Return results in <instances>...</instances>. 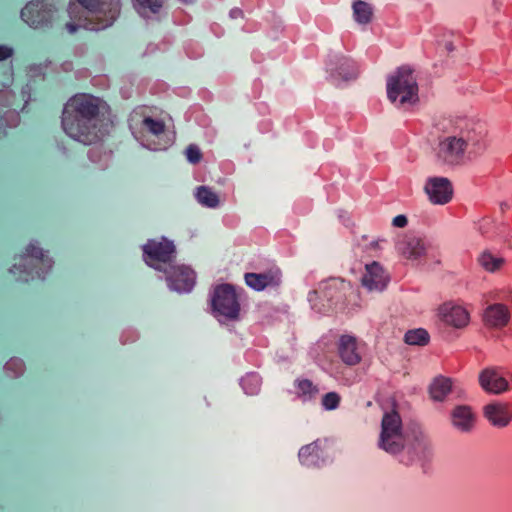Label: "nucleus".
<instances>
[{
  "label": "nucleus",
  "instance_id": "obj_1",
  "mask_svg": "<svg viewBox=\"0 0 512 512\" xmlns=\"http://www.w3.org/2000/svg\"><path fill=\"white\" fill-rule=\"evenodd\" d=\"M104 102L91 94L78 93L64 106L62 127L65 133L83 143L92 144L108 133V122L101 114Z\"/></svg>",
  "mask_w": 512,
  "mask_h": 512
},
{
  "label": "nucleus",
  "instance_id": "obj_2",
  "mask_svg": "<svg viewBox=\"0 0 512 512\" xmlns=\"http://www.w3.org/2000/svg\"><path fill=\"white\" fill-rule=\"evenodd\" d=\"M83 8L85 16L79 23H66L70 34L79 28L100 30L111 26L120 13V0H76Z\"/></svg>",
  "mask_w": 512,
  "mask_h": 512
},
{
  "label": "nucleus",
  "instance_id": "obj_3",
  "mask_svg": "<svg viewBox=\"0 0 512 512\" xmlns=\"http://www.w3.org/2000/svg\"><path fill=\"white\" fill-rule=\"evenodd\" d=\"M51 268L52 260L45 256L40 247L30 244L26 247L25 252L19 255V265L14 264L10 272L28 282L29 280L44 279L45 274Z\"/></svg>",
  "mask_w": 512,
  "mask_h": 512
},
{
  "label": "nucleus",
  "instance_id": "obj_4",
  "mask_svg": "<svg viewBox=\"0 0 512 512\" xmlns=\"http://www.w3.org/2000/svg\"><path fill=\"white\" fill-rule=\"evenodd\" d=\"M387 97L392 103L399 101L400 106L418 101V84L411 68L402 66L388 77Z\"/></svg>",
  "mask_w": 512,
  "mask_h": 512
},
{
  "label": "nucleus",
  "instance_id": "obj_5",
  "mask_svg": "<svg viewBox=\"0 0 512 512\" xmlns=\"http://www.w3.org/2000/svg\"><path fill=\"white\" fill-rule=\"evenodd\" d=\"M400 461L405 465L419 464L424 468L434 456L430 437L420 428L414 427L406 434Z\"/></svg>",
  "mask_w": 512,
  "mask_h": 512
},
{
  "label": "nucleus",
  "instance_id": "obj_6",
  "mask_svg": "<svg viewBox=\"0 0 512 512\" xmlns=\"http://www.w3.org/2000/svg\"><path fill=\"white\" fill-rule=\"evenodd\" d=\"M406 434L403 432L402 419L398 412H386L381 421L378 447L385 452L396 455L404 449Z\"/></svg>",
  "mask_w": 512,
  "mask_h": 512
},
{
  "label": "nucleus",
  "instance_id": "obj_7",
  "mask_svg": "<svg viewBox=\"0 0 512 512\" xmlns=\"http://www.w3.org/2000/svg\"><path fill=\"white\" fill-rule=\"evenodd\" d=\"M326 80L336 88H343L359 76L357 63L343 54H329L326 60Z\"/></svg>",
  "mask_w": 512,
  "mask_h": 512
},
{
  "label": "nucleus",
  "instance_id": "obj_8",
  "mask_svg": "<svg viewBox=\"0 0 512 512\" xmlns=\"http://www.w3.org/2000/svg\"><path fill=\"white\" fill-rule=\"evenodd\" d=\"M212 307L216 317H222L226 320L238 319L240 304L233 286L229 284L217 286L212 298Z\"/></svg>",
  "mask_w": 512,
  "mask_h": 512
},
{
  "label": "nucleus",
  "instance_id": "obj_9",
  "mask_svg": "<svg viewBox=\"0 0 512 512\" xmlns=\"http://www.w3.org/2000/svg\"><path fill=\"white\" fill-rule=\"evenodd\" d=\"M55 9L44 0H32L21 10L22 20L32 28L51 26Z\"/></svg>",
  "mask_w": 512,
  "mask_h": 512
},
{
  "label": "nucleus",
  "instance_id": "obj_10",
  "mask_svg": "<svg viewBox=\"0 0 512 512\" xmlns=\"http://www.w3.org/2000/svg\"><path fill=\"white\" fill-rule=\"evenodd\" d=\"M350 282L342 278H330L325 281L322 288L323 297L327 301L329 309H343L346 304L347 294L351 291Z\"/></svg>",
  "mask_w": 512,
  "mask_h": 512
},
{
  "label": "nucleus",
  "instance_id": "obj_11",
  "mask_svg": "<svg viewBox=\"0 0 512 512\" xmlns=\"http://www.w3.org/2000/svg\"><path fill=\"white\" fill-rule=\"evenodd\" d=\"M466 149L458 135L447 136L439 141L437 157L448 165H458L463 162Z\"/></svg>",
  "mask_w": 512,
  "mask_h": 512
},
{
  "label": "nucleus",
  "instance_id": "obj_12",
  "mask_svg": "<svg viewBox=\"0 0 512 512\" xmlns=\"http://www.w3.org/2000/svg\"><path fill=\"white\" fill-rule=\"evenodd\" d=\"M146 262L153 266V262L170 263L175 254V246L172 241L162 238L160 241L149 240L143 247Z\"/></svg>",
  "mask_w": 512,
  "mask_h": 512
},
{
  "label": "nucleus",
  "instance_id": "obj_13",
  "mask_svg": "<svg viewBox=\"0 0 512 512\" xmlns=\"http://www.w3.org/2000/svg\"><path fill=\"white\" fill-rule=\"evenodd\" d=\"M168 286L177 292H190L195 284V273L187 266H169L165 271Z\"/></svg>",
  "mask_w": 512,
  "mask_h": 512
},
{
  "label": "nucleus",
  "instance_id": "obj_14",
  "mask_svg": "<svg viewBox=\"0 0 512 512\" xmlns=\"http://www.w3.org/2000/svg\"><path fill=\"white\" fill-rule=\"evenodd\" d=\"M479 385L490 394H503L510 390L507 379L503 376L502 370L498 367H487L479 373Z\"/></svg>",
  "mask_w": 512,
  "mask_h": 512
},
{
  "label": "nucleus",
  "instance_id": "obj_15",
  "mask_svg": "<svg viewBox=\"0 0 512 512\" xmlns=\"http://www.w3.org/2000/svg\"><path fill=\"white\" fill-rule=\"evenodd\" d=\"M424 191L429 201L435 205L448 203L453 196V187L449 179L445 177H431L427 179Z\"/></svg>",
  "mask_w": 512,
  "mask_h": 512
},
{
  "label": "nucleus",
  "instance_id": "obj_16",
  "mask_svg": "<svg viewBox=\"0 0 512 512\" xmlns=\"http://www.w3.org/2000/svg\"><path fill=\"white\" fill-rule=\"evenodd\" d=\"M476 421V412L469 405H456L450 411L451 426L461 434L472 433L476 427Z\"/></svg>",
  "mask_w": 512,
  "mask_h": 512
},
{
  "label": "nucleus",
  "instance_id": "obj_17",
  "mask_svg": "<svg viewBox=\"0 0 512 512\" xmlns=\"http://www.w3.org/2000/svg\"><path fill=\"white\" fill-rule=\"evenodd\" d=\"M483 415L492 426L507 427L512 420L511 405L507 402H490L483 407Z\"/></svg>",
  "mask_w": 512,
  "mask_h": 512
},
{
  "label": "nucleus",
  "instance_id": "obj_18",
  "mask_svg": "<svg viewBox=\"0 0 512 512\" xmlns=\"http://www.w3.org/2000/svg\"><path fill=\"white\" fill-rule=\"evenodd\" d=\"M390 281L389 274L380 263L374 261L367 264L365 273L361 279L362 285L369 291H383Z\"/></svg>",
  "mask_w": 512,
  "mask_h": 512
},
{
  "label": "nucleus",
  "instance_id": "obj_19",
  "mask_svg": "<svg viewBox=\"0 0 512 512\" xmlns=\"http://www.w3.org/2000/svg\"><path fill=\"white\" fill-rule=\"evenodd\" d=\"M458 136L469 155L482 153L486 146L484 143V131L480 126L472 125L461 129Z\"/></svg>",
  "mask_w": 512,
  "mask_h": 512
},
{
  "label": "nucleus",
  "instance_id": "obj_20",
  "mask_svg": "<svg viewBox=\"0 0 512 512\" xmlns=\"http://www.w3.org/2000/svg\"><path fill=\"white\" fill-rule=\"evenodd\" d=\"M338 355L347 366H355L361 362L357 338L353 335H341L337 342Z\"/></svg>",
  "mask_w": 512,
  "mask_h": 512
},
{
  "label": "nucleus",
  "instance_id": "obj_21",
  "mask_svg": "<svg viewBox=\"0 0 512 512\" xmlns=\"http://www.w3.org/2000/svg\"><path fill=\"white\" fill-rule=\"evenodd\" d=\"M511 319L509 307L503 303H494L486 307L483 321L490 328L500 329L505 327Z\"/></svg>",
  "mask_w": 512,
  "mask_h": 512
},
{
  "label": "nucleus",
  "instance_id": "obj_22",
  "mask_svg": "<svg viewBox=\"0 0 512 512\" xmlns=\"http://www.w3.org/2000/svg\"><path fill=\"white\" fill-rule=\"evenodd\" d=\"M396 250L408 260L419 261L425 255L426 248L422 239L406 235L398 240Z\"/></svg>",
  "mask_w": 512,
  "mask_h": 512
},
{
  "label": "nucleus",
  "instance_id": "obj_23",
  "mask_svg": "<svg viewBox=\"0 0 512 512\" xmlns=\"http://www.w3.org/2000/svg\"><path fill=\"white\" fill-rule=\"evenodd\" d=\"M245 282L250 288L256 291H262L269 286H279L281 282V272L279 269H275L264 273H246Z\"/></svg>",
  "mask_w": 512,
  "mask_h": 512
},
{
  "label": "nucleus",
  "instance_id": "obj_24",
  "mask_svg": "<svg viewBox=\"0 0 512 512\" xmlns=\"http://www.w3.org/2000/svg\"><path fill=\"white\" fill-rule=\"evenodd\" d=\"M441 315L443 321L455 328H462L469 322L468 312L460 306L444 305L441 308Z\"/></svg>",
  "mask_w": 512,
  "mask_h": 512
},
{
  "label": "nucleus",
  "instance_id": "obj_25",
  "mask_svg": "<svg viewBox=\"0 0 512 512\" xmlns=\"http://www.w3.org/2000/svg\"><path fill=\"white\" fill-rule=\"evenodd\" d=\"M452 391V380L447 377H436L429 386V393L433 400L442 402Z\"/></svg>",
  "mask_w": 512,
  "mask_h": 512
},
{
  "label": "nucleus",
  "instance_id": "obj_26",
  "mask_svg": "<svg viewBox=\"0 0 512 512\" xmlns=\"http://www.w3.org/2000/svg\"><path fill=\"white\" fill-rule=\"evenodd\" d=\"M299 460L306 467H315L320 459L317 442L303 446L298 453Z\"/></svg>",
  "mask_w": 512,
  "mask_h": 512
},
{
  "label": "nucleus",
  "instance_id": "obj_27",
  "mask_svg": "<svg viewBox=\"0 0 512 512\" xmlns=\"http://www.w3.org/2000/svg\"><path fill=\"white\" fill-rule=\"evenodd\" d=\"M354 20L362 25H366L372 21L373 18V7L371 4L356 0L352 4Z\"/></svg>",
  "mask_w": 512,
  "mask_h": 512
},
{
  "label": "nucleus",
  "instance_id": "obj_28",
  "mask_svg": "<svg viewBox=\"0 0 512 512\" xmlns=\"http://www.w3.org/2000/svg\"><path fill=\"white\" fill-rule=\"evenodd\" d=\"M478 262L486 271L493 273L503 267L505 259L503 257L496 256L489 251H484L480 254Z\"/></svg>",
  "mask_w": 512,
  "mask_h": 512
},
{
  "label": "nucleus",
  "instance_id": "obj_29",
  "mask_svg": "<svg viewBox=\"0 0 512 512\" xmlns=\"http://www.w3.org/2000/svg\"><path fill=\"white\" fill-rule=\"evenodd\" d=\"M196 198L201 205L208 208H216L219 204L218 195L206 186L197 188Z\"/></svg>",
  "mask_w": 512,
  "mask_h": 512
},
{
  "label": "nucleus",
  "instance_id": "obj_30",
  "mask_svg": "<svg viewBox=\"0 0 512 512\" xmlns=\"http://www.w3.org/2000/svg\"><path fill=\"white\" fill-rule=\"evenodd\" d=\"M429 334L425 329L409 330L404 336V341L409 345L424 346L429 342Z\"/></svg>",
  "mask_w": 512,
  "mask_h": 512
},
{
  "label": "nucleus",
  "instance_id": "obj_31",
  "mask_svg": "<svg viewBox=\"0 0 512 512\" xmlns=\"http://www.w3.org/2000/svg\"><path fill=\"white\" fill-rule=\"evenodd\" d=\"M144 127L154 135H159L164 132L165 124L161 120H155L151 117H145L143 120Z\"/></svg>",
  "mask_w": 512,
  "mask_h": 512
},
{
  "label": "nucleus",
  "instance_id": "obj_32",
  "mask_svg": "<svg viewBox=\"0 0 512 512\" xmlns=\"http://www.w3.org/2000/svg\"><path fill=\"white\" fill-rule=\"evenodd\" d=\"M260 379L257 375H248L242 379L243 389L247 394H254L258 391Z\"/></svg>",
  "mask_w": 512,
  "mask_h": 512
},
{
  "label": "nucleus",
  "instance_id": "obj_33",
  "mask_svg": "<svg viewBox=\"0 0 512 512\" xmlns=\"http://www.w3.org/2000/svg\"><path fill=\"white\" fill-rule=\"evenodd\" d=\"M341 401V396L336 392H328L322 396V406L326 410H335L338 408Z\"/></svg>",
  "mask_w": 512,
  "mask_h": 512
},
{
  "label": "nucleus",
  "instance_id": "obj_34",
  "mask_svg": "<svg viewBox=\"0 0 512 512\" xmlns=\"http://www.w3.org/2000/svg\"><path fill=\"white\" fill-rule=\"evenodd\" d=\"M185 154H186L187 160L192 164H196V163L200 162V160L202 158V153H201L200 149L196 145H193V144L189 145L186 148Z\"/></svg>",
  "mask_w": 512,
  "mask_h": 512
},
{
  "label": "nucleus",
  "instance_id": "obj_35",
  "mask_svg": "<svg viewBox=\"0 0 512 512\" xmlns=\"http://www.w3.org/2000/svg\"><path fill=\"white\" fill-rule=\"evenodd\" d=\"M142 8H149L151 12L157 13L163 5V0H136Z\"/></svg>",
  "mask_w": 512,
  "mask_h": 512
},
{
  "label": "nucleus",
  "instance_id": "obj_36",
  "mask_svg": "<svg viewBox=\"0 0 512 512\" xmlns=\"http://www.w3.org/2000/svg\"><path fill=\"white\" fill-rule=\"evenodd\" d=\"M297 387L302 395L310 394L313 391L312 382L309 380H300L297 382Z\"/></svg>",
  "mask_w": 512,
  "mask_h": 512
},
{
  "label": "nucleus",
  "instance_id": "obj_37",
  "mask_svg": "<svg viewBox=\"0 0 512 512\" xmlns=\"http://www.w3.org/2000/svg\"><path fill=\"white\" fill-rule=\"evenodd\" d=\"M407 223H408V220L405 215H397L396 217L393 218V221H392V224L395 227H399V228L405 227L407 225Z\"/></svg>",
  "mask_w": 512,
  "mask_h": 512
},
{
  "label": "nucleus",
  "instance_id": "obj_38",
  "mask_svg": "<svg viewBox=\"0 0 512 512\" xmlns=\"http://www.w3.org/2000/svg\"><path fill=\"white\" fill-rule=\"evenodd\" d=\"M12 53H13L12 48H9L4 45H0V61L9 58L10 56H12Z\"/></svg>",
  "mask_w": 512,
  "mask_h": 512
},
{
  "label": "nucleus",
  "instance_id": "obj_39",
  "mask_svg": "<svg viewBox=\"0 0 512 512\" xmlns=\"http://www.w3.org/2000/svg\"><path fill=\"white\" fill-rule=\"evenodd\" d=\"M242 11L240 9H232L230 12V16L232 18L242 17Z\"/></svg>",
  "mask_w": 512,
  "mask_h": 512
},
{
  "label": "nucleus",
  "instance_id": "obj_40",
  "mask_svg": "<svg viewBox=\"0 0 512 512\" xmlns=\"http://www.w3.org/2000/svg\"><path fill=\"white\" fill-rule=\"evenodd\" d=\"M316 294H317V292H316V291H313L312 293H310V294H309V296H310L309 300L311 301V296H315Z\"/></svg>",
  "mask_w": 512,
  "mask_h": 512
},
{
  "label": "nucleus",
  "instance_id": "obj_41",
  "mask_svg": "<svg viewBox=\"0 0 512 512\" xmlns=\"http://www.w3.org/2000/svg\"><path fill=\"white\" fill-rule=\"evenodd\" d=\"M446 48H447L449 51H451V50L453 49V48H452V44H451V43L447 44V47H446Z\"/></svg>",
  "mask_w": 512,
  "mask_h": 512
}]
</instances>
